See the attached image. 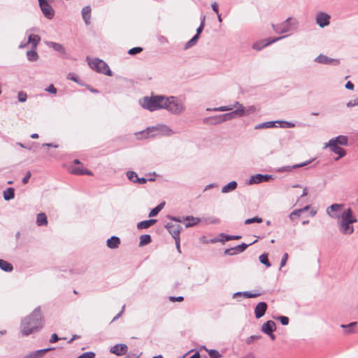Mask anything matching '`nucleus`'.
<instances>
[{"label":"nucleus","instance_id":"1","mask_svg":"<svg viewBox=\"0 0 358 358\" xmlns=\"http://www.w3.org/2000/svg\"><path fill=\"white\" fill-rule=\"evenodd\" d=\"M43 317L39 307L35 308L28 316L23 318L20 324V332L22 336H27L43 327Z\"/></svg>","mask_w":358,"mask_h":358},{"label":"nucleus","instance_id":"2","mask_svg":"<svg viewBox=\"0 0 358 358\" xmlns=\"http://www.w3.org/2000/svg\"><path fill=\"white\" fill-rule=\"evenodd\" d=\"M166 96L164 95H155L144 96L140 99V105L145 109L150 111H155L159 109H164L166 106Z\"/></svg>","mask_w":358,"mask_h":358},{"label":"nucleus","instance_id":"3","mask_svg":"<svg viewBox=\"0 0 358 358\" xmlns=\"http://www.w3.org/2000/svg\"><path fill=\"white\" fill-rule=\"evenodd\" d=\"M340 218L341 220L338 222L339 231L343 234H352L354 227L352 224L357 222L356 217L353 215L352 210L348 208L343 210Z\"/></svg>","mask_w":358,"mask_h":358},{"label":"nucleus","instance_id":"4","mask_svg":"<svg viewBox=\"0 0 358 358\" xmlns=\"http://www.w3.org/2000/svg\"><path fill=\"white\" fill-rule=\"evenodd\" d=\"M176 134L169 126L166 124H158L155 127H148L146 130L136 134L137 138H147L153 137L158 134L165 136H170Z\"/></svg>","mask_w":358,"mask_h":358},{"label":"nucleus","instance_id":"5","mask_svg":"<svg viewBox=\"0 0 358 358\" xmlns=\"http://www.w3.org/2000/svg\"><path fill=\"white\" fill-rule=\"evenodd\" d=\"M166 100L164 109L171 114L179 115L185 111V102L181 99L171 96H166Z\"/></svg>","mask_w":358,"mask_h":358},{"label":"nucleus","instance_id":"6","mask_svg":"<svg viewBox=\"0 0 358 358\" xmlns=\"http://www.w3.org/2000/svg\"><path fill=\"white\" fill-rule=\"evenodd\" d=\"M299 22L296 19L288 17L283 22L278 24H273V29L276 34H282L298 29Z\"/></svg>","mask_w":358,"mask_h":358},{"label":"nucleus","instance_id":"7","mask_svg":"<svg viewBox=\"0 0 358 358\" xmlns=\"http://www.w3.org/2000/svg\"><path fill=\"white\" fill-rule=\"evenodd\" d=\"M87 62L90 68L99 73H103L104 75L111 76L113 73L110 69L109 66L107 64L103 61L102 59L94 58L90 59L87 58Z\"/></svg>","mask_w":358,"mask_h":358},{"label":"nucleus","instance_id":"8","mask_svg":"<svg viewBox=\"0 0 358 358\" xmlns=\"http://www.w3.org/2000/svg\"><path fill=\"white\" fill-rule=\"evenodd\" d=\"M343 204L334 203L327 208V214L332 218H340L341 217Z\"/></svg>","mask_w":358,"mask_h":358},{"label":"nucleus","instance_id":"9","mask_svg":"<svg viewBox=\"0 0 358 358\" xmlns=\"http://www.w3.org/2000/svg\"><path fill=\"white\" fill-rule=\"evenodd\" d=\"M39 6L44 16L48 19H52L54 17V10L49 4L48 0H38Z\"/></svg>","mask_w":358,"mask_h":358},{"label":"nucleus","instance_id":"10","mask_svg":"<svg viewBox=\"0 0 358 358\" xmlns=\"http://www.w3.org/2000/svg\"><path fill=\"white\" fill-rule=\"evenodd\" d=\"M336 145V146L343 145L347 146L348 145V138L346 136L341 135L335 138H331L328 143L324 144V148H327V145Z\"/></svg>","mask_w":358,"mask_h":358},{"label":"nucleus","instance_id":"11","mask_svg":"<svg viewBox=\"0 0 358 358\" xmlns=\"http://www.w3.org/2000/svg\"><path fill=\"white\" fill-rule=\"evenodd\" d=\"M273 178V176H271V175H268V174L263 175L261 173H257V174L253 175L250 177V178L248 181V184L249 185L259 184V183H261L263 182H267Z\"/></svg>","mask_w":358,"mask_h":358},{"label":"nucleus","instance_id":"12","mask_svg":"<svg viewBox=\"0 0 358 358\" xmlns=\"http://www.w3.org/2000/svg\"><path fill=\"white\" fill-rule=\"evenodd\" d=\"M257 241L255 240V241H254L252 243H251L250 244H246V243H243L241 245H237V246H236L234 248H231L225 250L224 253L227 254V255H229L241 253V252H243L244 250H245L246 248L249 245L256 243Z\"/></svg>","mask_w":358,"mask_h":358},{"label":"nucleus","instance_id":"13","mask_svg":"<svg viewBox=\"0 0 358 358\" xmlns=\"http://www.w3.org/2000/svg\"><path fill=\"white\" fill-rule=\"evenodd\" d=\"M330 15L326 13L320 12L317 14L315 20L316 23L320 27H324L329 24Z\"/></svg>","mask_w":358,"mask_h":358},{"label":"nucleus","instance_id":"14","mask_svg":"<svg viewBox=\"0 0 358 358\" xmlns=\"http://www.w3.org/2000/svg\"><path fill=\"white\" fill-rule=\"evenodd\" d=\"M127 350L128 347L126 344L120 343L111 347L110 352L115 355L121 356L125 355L127 352Z\"/></svg>","mask_w":358,"mask_h":358},{"label":"nucleus","instance_id":"15","mask_svg":"<svg viewBox=\"0 0 358 358\" xmlns=\"http://www.w3.org/2000/svg\"><path fill=\"white\" fill-rule=\"evenodd\" d=\"M165 227L171 234L173 238H177L180 237V233L181 227L179 224H173V223H167L165 225Z\"/></svg>","mask_w":358,"mask_h":358},{"label":"nucleus","instance_id":"16","mask_svg":"<svg viewBox=\"0 0 358 358\" xmlns=\"http://www.w3.org/2000/svg\"><path fill=\"white\" fill-rule=\"evenodd\" d=\"M41 41V38L38 35L36 34H31L29 36L28 41L26 43H21L19 46L20 48H25L27 44L31 43L32 48L36 49L38 44Z\"/></svg>","mask_w":358,"mask_h":358},{"label":"nucleus","instance_id":"17","mask_svg":"<svg viewBox=\"0 0 358 358\" xmlns=\"http://www.w3.org/2000/svg\"><path fill=\"white\" fill-rule=\"evenodd\" d=\"M314 61L315 62H317V63H320V64H331V63H334V64H339V61L338 59L329 58L327 56L322 55V54L318 55L314 59Z\"/></svg>","mask_w":358,"mask_h":358},{"label":"nucleus","instance_id":"18","mask_svg":"<svg viewBox=\"0 0 358 358\" xmlns=\"http://www.w3.org/2000/svg\"><path fill=\"white\" fill-rule=\"evenodd\" d=\"M267 304L265 302H259L255 308L256 318L259 319L263 317L267 310Z\"/></svg>","mask_w":358,"mask_h":358},{"label":"nucleus","instance_id":"19","mask_svg":"<svg viewBox=\"0 0 358 358\" xmlns=\"http://www.w3.org/2000/svg\"><path fill=\"white\" fill-rule=\"evenodd\" d=\"M69 172L74 175H87L92 176V173L91 171L83 169L80 166H71L69 169Z\"/></svg>","mask_w":358,"mask_h":358},{"label":"nucleus","instance_id":"20","mask_svg":"<svg viewBox=\"0 0 358 358\" xmlns=\"http://www.w3.org/2000/svg\"><path fill=\"white\" fill-rule=\"evenodd\" d=\"M47 46L52 48L55 51L59 52L62 55H66V51L64 46L61 44L53 41H45Z\"/></svg>","mask_w":358,"mask_h":358},{"label":"nucleus","instance_id":"21","mask_svg":"<svg viewBox=\"0 0 358 358\" xmlns=\"http://www.w3.org/2000/svg\"><path fill=\"white\" fill-rule=\"evenodd\" d=\"M285 36H280V37H277V38H273L272 40L269 41L267 43H264L263 41H261V42H257V43H255L253 45H252V48L254 50H261L262 48H264V47L274 43V42H276L279 40H281L282 38H285Z\"/></svg>","mask_w":358,"mask_h":358},{"label":"nucleus","instance_id":"22","mask_svg":"<svg viewBox=\"0 0 358 358\" xmlns=\"http://www.w3.org/2000/svg\"><path fill=\"white\" fill-rule=\"evenodd\" d=\"M276 329L275 323L272 320H268L262 326V331L266 334H270Z\"/></svg>","mask_w":358,"mask_h":358},{"label":"nucleus","instance_id":"23","mask_svg":"<svg viewBox=\"0 0 358 358\" xmlns=\"http://www.w3.org/2000/svg\"><path fill=\"white\" fill-rule=\"evenodd\" d=\"M327 148H329L330 150L338 155V157L335 159L336 161H338L340 158L343 157L346 155L345 150L340 146H336V145H327Z\"/></svg>","mask_w":358,"mask_h":358},{"label":"nucleus","instance_id":"24","mask_svg":"<svg viewBox=\"0 0 358 358\" xmlns=\"http://www.w3.org/2000/svg\"><path fill=\"white\" fill-rule=\"evenodd\" d=\"M241 111L239 110H234L230 113H227L225 114H222V120L223 122H227L229 120H231L232 119H234L236 117H243V113H241Z\"/></svg>","mask_w":358,"mask_h":358},{"label":"nucleus","instance_id":"25","mask_svg":"<svg viewBox=\"0 0 358 358\" xmlns=\"http://www.w3.org/2000/svg\"><path fill=\"white\" fill-rule=\"evenodd\" d=\"M120 244V239L119 237L113 236L110 237L106 241V245L108 248L110 249H116L119 247Z\"/></svg>","mask_w":358,"mask_h":358},{"label":"nucleus","instance_id":"26","mask_svg":"<svg viewBox=\"0 0 358 358\" xmlns=\"http://www.w3.org/2000/svg\"><path fill=\"white\" fill-rule=\"evenodd\" d=\"M261 294L259 292L252 293L250 292H238L234 294L233 297L236 298L238 296H244L245 298H256L260 296Z\"/></svg>","mask_w":358,"mask_h":358},{"label":"nucleus","instance_id":"27","mask_svg":"<svg viewBox=\"0 0 358 358\" xmlns=\"http://www.w3.org/2000/svg\"><path fill=\"white\" fill-rule=\"evenodd\" d=\"M82 17L87 25L90 23L91 17V8L90 6H85L82 10Z\"/></svg>","mask_w":358,"mask_h":358},{"label":"nucleus","instance_id":"28","mask_svg":"<svg viewBox=\"0 0 358 358\" xmlns=\"http://www.w3.org/2000/svg\"><path fill=\"white\" fill-rule=\"evenodd\" d=\"M156 222H157V220H155V219H151V220L141 221L137 224V228L138 229H148L152 224H155Z\"/></svg>","mask_w":358,"mask_h":358},{"label":"nucleus","instance_id":"29","mask_svg":"<svg viewBox=\"0 0 358 358\" xmlns=\"http://www.w3.org/2000/svg\"><path fill=\"white\" fill-rule=\"evenodd\" d=\"M313 161V159H310V160H308L306 162H302V163H300V164H294L293 166H283L280 169V171H289L294 169H297V168H301V167H303L308 164H309L311 162Z\"/></svg>","mask_w":358,"mask_h":358},{"label":"nucleus","instance_id":"30","mask_svg":"<svg viewBox=\"0 0 358 358\" xmlns=\"http://www.w3.org/2000/svg\"><path fill=\"white\" fill-rule=\"evenodd\" d=\"M237 182L236 181H231L223 186L222 188V192L225 194L235 190L237 187Z\"/></svg>","mask_w":358,"mask_h":358},{"label":"nucleus","instance_id":"31","mask_svg":"<svg viewBox=\"0 0 358 358\" xmlns=\"http://www.w3.org/2000/svg\"><path fill=\"white\" fill-rule=\"evenodd\" d=\"M52 350V348H45L39 350H36L29 355H28L27 358H41L48 351Z\"/></svg>","mask_w":358,"mask_h":358},{"label":"nucleus","instance_id":"32","mask_svg":"<svg viewBox=\"0 0 358 358\" xmlns=\"http://www.w3.org/2000/svg\"><path fill=\"white\" fill-rule=\"evenodd\" d=\"M36 224L38 226H45L48 224L47 216L44 213L37 215Z\"/></svg>","mask_w":358,"mask_h":358},{"label":"nucleus","instance_id":"33","mask_svg":"<svg viewBox=\"0 0 358 358\" xmlns=\"http://www.w3.org/2000/svg\"><path fill=\"white\" fill-rule=\"evenodd\" d=\"M184 220L189 221L185 224L186 228L193 227V226L197 224L201 221V220L199 218L194 217L193 216H187L184 218Z\"/></svg>","mask_w":358,"mask_h":358},{"label":"nucleus","instance_id":"34","mask_svg":"<svg viewBox=\"0 0 358 358\" xmlns=\"http://www.w3.org/2000/svg\"><path fill=\"white\" fill-rule=\"evenodd\" d=\"M277 121H270L260 123L255 127V129H267L276 127Z\"/></svg>","mask_w":358,"mask_h":358},{"label":"nucleus","instance_id":"35","mask_svg":"<svg viewBox=\"0 0 358 358\" xmlns=\"http://www.w3.org/2000/svg\"><path fill=\"white\" fill-rule=\"evenodd\" d=\"M3 199L9 201L15 197V190L13 187H8L3 192Z\"/></svg>","mask_w":358,"mask_h":358},{"label":"nucleus","instance_id":"36","mask_svg":"<svg viewBox=\"0 0 358 358\" xmlns=\"http://www.w3.org/2000/svg\"><path fill=\"white\" fill-rule=\"evenodd\" d=\"M223 107H228L231 108L229 109L228 111L233 110L234 108H236V110H241L243 113V117L245 115V113L244 112V106L238 101H236L234 104L229 105V106H224Z\"/></svg>","mask_w":358,"mask_h":358},{"label":"nucleus","instance_id":"37","mask_svg":"<svg viewBox=\"0 0 358 358\" xmlns=\"http://www.w3.org/2000/svg\"><path fill=\"white\" fill-rule=\"evenodd\" d=\"M0 268L6 272H10L13 269V266L9 262L0 259Z\"/></svg>","mask_w":358,"mask_h":358},{"label":"nucleus","instance_id":"38","mask_svg":"<svg viewBox=\"0 0 358 358\" xmlns=\"http://www.w3.org/2000/svg\"><path fill=\"white\" fill-rule=\"evenodd\" d=\"M356 325H357V322H350L348 324H341V327L345 329V334H352L354 332V328L356 327Z\"/></svg>","mask_w":358,"mask_h":358},{"label":"nucleus","instance_id":"39","mask_svg":"<svg viewBox=\"0 0 358 358\" xmlns=\"http://www.w3.org/2000/svg\"><path fill=\"white\" fill-rule=\"evenodd\" d=\"M151 241H152V238H151L150 235H149V234L141 235L140 236L139 246L142 247V246L146 245L150 243Z\"/></svg>","mask_w":358,"mask_h":358},{"label":"nucleus","instance_id":"40","mask_svg":"<svg viewBox=\"0 0 358 358\" xmlns=\"http://www.w3.org/2000/svg\"><path fill=\"white\" fill-rule=\"evenodd\" d=\"M165 205L164 202L160 203L155 208L152 209L149 213V217H155L158 215V213L162 210Z\"/></svg>","mask_w":358,"mask_h":358},{"label":"nucleus","instance_id":"41","mask_svg":"<svg viewBox=\"0 0 358 358\" xmlns=\"http://www.w3.org/2000/svg\"><path fill=\"white\" fill-rule=\"evenodd\" d=\"M27 59L30 62H35L38 59V53L34 49L27 51Z\"/></svg>","mask_w":358,"mask_h":358},{"label":"nucleus","instance_id":"42","mask_svg":"<svg viewBox=\"0 0 358 358\" xmlns=\"http://www.w3.org/2000/svg\"><path fill=\"white\" fill-rule=\"evenodd\" d=\"M198 39H199V37L197 36H194L189 41H188L185 43V46H184V50H187V49L193 47L194 45H195L198 41Z\"/></svg>","mask_w":358,"mask_h":358},{"label":"nucleus","instance_id":"43","mask_svg":"<svg viewBox=\"0 0 358 358\" xmlns=\"http://www.w3.org/2000/svg\"><path fill=\"white\" fill-rule=\"evenodd\" d=\"M259 259L260 262L262 264H264L266 267H270L271 266V263L268 260L267 254L261 255L259 257Z\"/></svg>","mask_w":358,"mask_h":358},{"label":"nucleus","instance_id":"44","mask_svg":"<svg viewBox=\"0 0 358 358\" xmlns=\"http://www.w3.org/2000/svg\"><path fill=\"white\" fill-rule=\"evenodd\" d=\"M277 124H280V127L282 128H293L295 127V124L291 122H287V121H277Z\"/></svg>","mask_w":358,"mask_h":358},{"label":"nucleus","instance_id":"45","mask_svg":"<svg viewBox=\"0 0 358 358\" xmlns=\"http://www.w3.org/2000/svg\"><path fill=\"white\" fill-rule=\"evenodd\" d=\"M205 20H206V16L202 15L201 17V24L200 26L196 29V34L194 36H197L199 38V34L201 33V31L203 29V27L205 26Z\"/></svg>","mask_w":358,"mask_h":358},{"label":"nucleus","instance_id":"46","mask_svg":"<svg viewBox=\"0 0 358 358\" xmlns=\"http://www.w3.org/2000/svg\"><path fill=\"white\" fill-rule=\"evenodd\" d=\"M211 119L213 125H216L224 122L222 120V115L211 116Z\"/></svg>","mask_w":358,"mask_h":358},{"label":"nucleus","instance_id":"47","mask_svg":"<svg viewBox=\"0 0 358 358\" xmlns=\"http://www.w3.org/2000/svg\"><path fill=\"white\" fill-rule=\"evenodd\" d=\"M206 350L208 352L210 358H220V357H221L220 353L217 350H213V349L207 350V349H206Z\"/></svg>","mask_w":358,"mask_h":358},{"label":"nucleus","instance_id":"48","mask_svg":"<svg viewBox=\"0 0 358 358\" xmlns=\"http://www.w3.org/2000/svg\"><path fill=\"white\" fill-rule=\"evenodd\" d=\"M262 221H263V220L262 217H252V218L245 220V224H250L255 223V222L261 223V222H262Z\"/></svg>","mask_w":358,"mask_h":358},{"label":"nucleus","instance_id":"49","mask_svg":"<svg viewBox=\"0 0 358 358\" xmlns=\"http://www.w3.org/2000/svg\"><path fill=\"white\" fill-rule=\"evenodd\" d=\"M230 108H231L220 106V107H217V108H207L206 110L212 111V112H218V111L224 112V111H228L229 109H230Z\"/></svg>","mask_w":358,"mask_h":358},{"label":"nucleus","instance_id":"50","mask_svg":"<svg viewBox=\"0 0 358 358\" xmlns=\"http://www.w3.org/2000/svg\"><path fill=\"white\" fill-rule=\"evenodd\" d=\"M127 176L128 178V179L131 181H132L133 182L135 183V180L136 179V177H138L137 176V173L134 171H129L127 172Z\"/></svg>","mask_w":358,"mask_h":358},{"label":"nucleus","instance_id":"51","mask_svg":"<svg viewBox=\"0 0 358 358\" xmlns=\"http://www.w3.org/2000/svg\"><path fill=\"white\" fill-rule=\"evenodd\" d=\"M301 213H300V210H299V209H296V210H294V211H292L289 214V217L291 220H294L297 217H299L301 215Z\"/></svg>","mask_w":358,"mask_h":358},{"label":"nucleus","instance_id":"52","mask_svg":"<svg viewBox=\"0 0 358 358\" xmlns=\"http://www.w3.org/2000/svg\"><path fill=\"white\" fill-rule=\"evenodd\" d=\"M27 98V95L25 92L23 91H20L17 94V99L20 102H24L26 101Z\"/></svg>","mask_w":358,"mask_h":358},{"label":"nucleus","instance_id":"53","mask_svg":"<svg viewBox=\"0 0 358 358\" xmlns=\"http://www.w3.org/2000/svg\"><path fill=\"white\" fill-rule=\"evenodd\" d=\"M142 50H143L142 48H141V47H136V48H131L128 51V53L129 55H134L136 54L140 53L141 52H142Z\"/></svg>","mask_w":358,"mask_h":358},{"label":"nucleus","instance_id":"54","mask_svg":"<svg viewBox=\"0 0 358 358\" xmlns=\"http://www.w3.org/2000/svg\"><path fill=\"white\" fill-rule=\"evenodd\" d=\"M261 338V336H258V335H252V336H250V337H248L245 342L247 344H251L252 343L255 341L256 340H258Z\"/></svg>","mask_w":358,"mask_h":358},{"label":"nucleus","instance_id":"55","mask_svg":"<svg viewBox=\"0 0 358 358\" xmlns=\"http://www.w3.org/2000/svg\"><path fill=\"white\" fill-rule=\"evenodd\" d=\"M256 110V108L254 106H250L247 108L244 107V112L245 113V115H248L251 113H255Z\"/></svg>","mask_w":358,"mask_h":358},{"label":"nucleus","instance_id":"56","mask_svg":"<svg viewBox=\"0 0 358 358\" xmlns=\"http://www.w3.org/2000/svg\"><path fill=\"white\" fill-rule=\"evenodd\" d=\"M95 354L93 352H84L80 355L78 358H94Z\"/></svg>","mask_w":358,"mask_h":358},{"label":"nucleus","instance_id":"57","mask_svg":"<svg viewBox=\"0 0 358 358\" xmlns=\"http://www.w3.org/2000/svg\"><path fill=\"white\" fill-rule=\"evenodd\" d=\"M222 236L224 237V241H231V240H237V239H239L241 238V236H230V235H223Z\"/></svg>","mask_w":358,"mask_h":358},{"label":"nucleus","instance_id":"58","mask_svg":"<svg viewBox=\"0 0 358 358\" xmlns=\"http://www.w3.org/2000/svg\"><path fill=\"white\" fill-rule=\"evenodd\" d=\"M278 319L282 325H287L289 324V318L286 316H280Z\"/></svg>","mask_w":358,"mask_h":358},{"label":"nucleus","instance_id":"59","mask_svg":"<svg viewBox=\"0 0 358 358\" xmlns=\"http://www.w3.org/2000/svg\"><path fill=\"white\" fill-rule=\"evenodd\" d=\"M206 222L209 224H219L220 222V220L219 218H217V217H210V218H208Z\"/></svg>","mask_w":358,"mask_h":358},{"label":"nucleus","instance_id":"60","mask_svg":"<svg viewBox=\"0 0 358 358\" xmlns=\"http://www.w3.org/2000/svg\"><path fill=\"white\" fill-rule=\"evenodd\" d=\"M287 259H288V254L285 253L283 255L281 262H280V268L283 267L286 264Z\"/></svg>","mask_w":358,"mask_h":358},{"label":"nucleus","instance_id":"61","mask_svg":"<svg viewBox=\"0 0 358 358\" xmlns=\"http://www.w3.org/2000/svg\"><path fill=\"white\" fill-rule=\"evenodd\" d=\"M169 299L171 302H176V301L180 302V301H182L184 300V298H183V296H178V297L169 296Z\"/></svg>","mask_w":358,"mask_h":358},{"label":"nucleus","instance_id":"62","mask_svg":"<svg viewBox=\"0 0 358 358\" xmlns=\"http://www.w3.org/2000/svg\"><path fill=\"white\" fill-rule=\"evenodd\" d=\"M45 91L51 93V94H56L57 93V89L53 85H50L46 89Z\"/></svg>","mask_w":358,"mask_h":358},{"label":"nucleus","instance_id":"63","mask_svg":"<svg viewBox=\"0 0 358 358\" xmlns=\"http://www.w3.org/2000/svg\"><path fill=\"white\" fill-rule=\"evenodd\" d=\"M31 174L30 171H27L25 176L22 178V182L23 184H27L29 182V180L31 177Z\"/></svg>","mask_w":358,"mask_h":358},{"label":"nucleus","instance_id":"64","mask_svg":"<svg viewBox=\"0 0 358 358\" xmlns=\"http://www.w3.org/2000/svg\"><path fill=\"white\" fill-rule=\"evenodd\" d=\"M355 106H358V98L354 100H351L347 103L348 107H353Z\"/></svg>","mask_w":358,"mask_h":358}]
</instances>
